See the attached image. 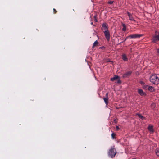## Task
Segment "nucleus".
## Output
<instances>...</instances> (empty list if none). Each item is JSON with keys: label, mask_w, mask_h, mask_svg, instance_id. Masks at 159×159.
Here are the masks:
<instances>
[{"label": "nucleus", "mask_w": 159, "mask_h": 159, "mask_svg": "<svg viewBox=\"0 0 159 159\" xmlns=\"http://www.w3.org/2000/svg\"><path fill=\"white\" fill-rule=\"evenodd\" d=\"M143 35L141 34H131L129 36H128L126 37V38H139L140 37L142 36Z\"/></svg>", "instance_id": "20e7f679"}, {"label": "nucleus", "mask_w": 159, "mask_h": 159, "mask_svg": "<svg viewBox=\"0 0 159 159\" xmlns=\"http://www.w3.org/2000/svg\"><path fill=\"white\" fill-rule=\"evenodd\" d=\"M95 20V22H97V19H95V20Z\"/></svg>", "instance_id": "c85d7f7f"}, {"label": "nucleus", "mask_w": 159, "mask_h": 159, "mask_svg": "<svg viewBox=\"0 0 159 159\" xmlns=\"http://www.w3.org/2000/svg\"><path fill=\"white\" fill-rule=\"evenodd\" d=\"M138 92L139 94L141 96H143L145 94V93L141 89H139L138 90Z\"/></svg>", "instance_id": "9b49d317"}, {"label": "nucleus", "mask_w": 159, "mask_h": 159, "mask_svg": "<svg viewBox=\"0 0 159 159\" xmlns=\"http://www.w3.org/2000/svg\"><path fill=\"white\" fill-rule=\"evenodd\" d=\"M122 30L123 31H125L126 30V27H123Z\"/></svg>", "instance_id": "5701e85b"}, {"label": "nucleus", "mask_w": 159, "mask_h": 159, "mask_svg": "<svg viewBox=\"0 0 159 159\" xmlns=\"http://www.w3.org/2000/svg\"><path fill=\"white\" fill-rule=\"evenodd\" d=\"M122 26H123V27H126V26L125 24H122Z\"/></svg>", "instance_id": "bb28decb"}, {"label": "nucleus", "mask_w": 159, "mask_h": 159, "mask_svg": "<svg viewBox=\"0 0 159 159\" xmlns=\"http://www.w3.org/2000/svg\"><path fill=\"white\" fill-rule=\"evenodd\" d=\"M117 83L118 84H120L121 83V81L120 80V77H119V78L117 79Z\"/></svg>", "instance_id": "6ab92c4d"}, {"label": "nucleus", "mask_w": 159, "mask_h": 159, "mask_svg": "<svg viewBox=\"0 0 159 159\" xmlns=\"http://www.w3.org/2000/svg\"><path fill=\"white\" fill-rule=\"evenodd\" d=\"M137 115L138 116V117L142 119V120H143L145 119V117H144L142 116L141 114H137Z\"/></svg>", "instance_id": "dca6fc26"}, {"label": "nucleus", "mask_w": 159, "mask_h": 159, "mask_svg": "<svg viewBox=\"0 0 159 159\" xmlns=\"http://www.w3.org/2000/svg\"><path fill=\"white\" fill-rule=\"evenodd\" d=\"M98 43L97 41L96 40V41H95L93 44V45L92 46V48H94L95 47L97 46V45H98Z\"/></svg>", "instance_id": "2eb2a0df"}, {"label": "nucleus", "mask_w": 159, "mask_h": 159, "mask_svg": "<svg viewBox=\"0 0 159 159\" xmlns=\"http://www.w3.org/2000/svg\"><path fill=\"white\" fill-rule=\"evenodd\" d=\"M148 86H148V85L145 84L142 86L143 88L144 89H148Z\"/></svg>", "instance_id": "f3484780"}, {"label": "nucleus", "mask_w": 159, "mask_h": 159, "mask_svg": "<svg viewBox=\"0 0 159 159\" xmlns=\"http://www.w3.org/2000/svg\"><path fill=\"white\" fill-rule=\"evenodd\" d=\"M102 30L104 32V31H108L107 25L106 23H104L102 25Z\"/></svg>", "instance_id": "0eeeda50"}, {"label": "nucleus", "mask_w": 159, "mask_h": 159, "mask_svg": "<svg viewBox=\"0 0 159 159\" xmlns=\"http://www.w3.org/2000/svg\"><path fill=\"white\" fill-rule=\"evenodd\" d=\"M150 81L155 84H159V79L156 74L152 75L150 77Z\"/></svg>", "instance_id": "f257e3e1"}, {"label": "nucleus", "mask_w": 159, "mask_h": 159, "mask_svg": "<svg viewBox=\"0 0 159 159\" xmlns=\"http://www.w3.org/2000/svg\"><path fill=\"white\" fill-rule=\"evenodd\" d=\"M114 122H115V123H116V120H114Z\"/></svg>", "instance_id": "c756f323"}, {"label": "nucleus", "mask_w": 159, "mask_h": 159, "mask_svg": "<svg viewBox=\"0 0 159 159\" xmlns=\"http://www.w3.org/2000/svg\"><path fill=\"white\" fill-rule=\"evenodd\" d=\"M53 11H54L55 12L54 13H56L57 11H56V10L55 9H54V8L53 9Z\"/></svg>", "instance_id": "a878e982"}, {"label": "nucleus", "mask_w": 159, "mask_h": 159, "mask_svg": "<svg viewBox=\"0 0 159 159\" xmlns=\"http://www.w3.org/2000/svg\"><path fill=\"white\" fill-rule=\"evenodd\" d=\"M155 103H153L151 105V107H152V108H153L155 107Z\"/></svg>", "instance_id": "4be33fe9"}, {"label": "nucleus", "mask_w": 159, "mask_h": 159, "mask_svg": "<svg viewBox=\"0 0 159 159\" xmlns=\"http://www.w3.org/2000/svg\"><path fill=\"white\" fill-rule=\"evenodd\" d=\"M155 152L157 156H159V149H156Z\"/></svg>", "instance_id": "a211bd4d"}, {"label": "nucleus", "mask_w": 159, "mask_h": 159, "mask_svg": "<svg viewBox=\"0 0 159 159\" xmlns=\"http://www.w3.org/2000/svg\"><path fill=\"white\" fill-rule=\"evenodd\" d=\"M109 60H108V61H107V62H109Z\"/></svg>", "instance_id": "2f4dec72"}, {"label": "nucleus", "mask_w": 159, "mask_h": 159, "mask_svg": "<svg viewBox=\"0 0 159 159\" xmlns=\"http://www.w3.org/2000/svg\"><path fill=\"white\" fill-rule=\"evenodd\" d=\"M91 24H93V23H91Z\"/></svg>", "instance_id": "473e14b6"}, {"label": "nucleus", "mask_w": 159, "mask_h": 159, "mask_svg": "<svg viewBox=\"0 0 159 159\" xmlns=\"http://www.w3.org/2000/svg\"><path fill=\"white\" fill-rule=\"evenodd\" d=\"M122 59L123 61H127L128 60V58H127L126 55L125 54L123 53L122 55Z\"/></svg>", "instance_id": "9d476101"}, {"label": "nucleus", "mask_w": 159, "mask_h": 159, "mask_svg": "<svg viewBox=\"0 0 159 159\" xmlns=\"http://www.w3.org/2000/svg\"><path fill=\"white\" fill-rule=\"evenodd\" d=\"M115 135V134L114 133H112L111 134V136L112 137V138L113 139H114V138Z\"/></svg>", "instance_id": "412c9836"}, {"label": "nucleus", "mask_w": 159, "mask_h": 159, "mask_svg": "<svg viewBox=\"0 0 159 159\" xmlns=\"http://www.w3.org/2000/svg\"><path fill=\"white\" fill-rule=\"evenodd\" d=\"M148 129V130L151 133H153L154 132V130L153 129V126L151 125H149Z\"/></svg>", "instance_id": "ddd939ff"}, {"label": "nucleus", "mask_w": 159, "mask_h": 159, "mask_svg": "<svg viewBox=\"0 0 159 159\" xmlns=\"http://www.w3.org/2000/svg\"><path fill=\"white\" fill-rule=\"evenodd\" d=\"M103 99L106 105H108V93H107L106 94L105 97H103Z\"/></svg>", "instance_id": "423d86ee"}, {"label": "nucleus", "mask_w": 159, "mask_h": 159, "mask_svg": "<svg viewBox=\"0 0 159 159\" xmlns=\"http://www.w3.org/2000/svg\"><path fill=\"white\" fill-rule=\"evenodd\" d=\"M127 38H126V39H125L124 41H125V40H126V39H127Z\"/></svg>", "instance_id": "7c9ffc66"}, {"label": "nucleus", "mask_w": 159, "mask_h": 159, "mask_svg": "<svg viewBox=\"0 0 159 159\" xmlns=\"http://www.w3.org/2000/svg\"><path fill=\"white\" fill-rule=\"evenodd\" d=\"M157 53L159 54V48L157 49Z\"/></svg>", "instance_id": "cd10ccee"}, {"label": "nucleus", "mask_w": 159, "mask_h": 159, "mask_svg": "<svg viewBox=\"0 0 159 159\" xmlns=\"http://www.w3.org/2000/svg\"><path fill=\"white\" fill-rule=\"evenodd\" d=\"M113 3V1H109L108 2V3L110 4H111Z\"/></svg>", "instance_id": "b1692460"}, {"label": "nucleus", "mask_w": 159, "mask_h": 159, "mask_svg": "<svg viewBox=\"0 0 159 159\" xmlns=\"http://www.w3.org/2000/svg\"><path fill=\"white\" fill-rule=\"evenodd\" d=\"M129 20L132 21H135L133 17H132V14L129 12H127Z\"/></svg>", "instance_id": "6e6552de"}, {"label": "nucleus", "mask_w": 159, "mask_h": 159, "mask_svg": "<svg viewBox=\"0 0 159 159\" xmlns=\"http://www.w3.org/2000/svg\"><path fill=\"white\" fill-rule=\"evenodd\" d=\"M139 83L142 86L145 84V83L143 81H140Z\"/></svg>", "instance_id": "aec40b11"}, {"label": "nucleus", "mask_w": 159, "mask_h": 159, "mask_svg": "<svg viewBox=\"0 0 159 159\" xmlns=\"http://www.w3.org/2000/svg\"><path fill=\"white\" fill-rule=\"evenodd\" d=\"M152 42L153 43H156L157 41L159 42V32L156 31L154 35L152 36L151 39Z\"/></svg>", "instance_id": "f03ea898"}, {"label": "nucleus", "mask_w": 159, "mask_h": 159, "mask_svg": "<svg viewBox=\"0 0 159 159\" xmlns=\"http://www.w3.org/2000/svg\"><path fill=\"white\" fill-rule=\"evenodd\" d=\"M148 89L149 91L151 92H153L155 90L154 88L151 86H149Z\"/></svg>", "instance_id": "4468645a"}, {"label": "nucleus", "mask_w": 159, "mask_h": 159, "mask_svg": "<svg viewBox=\"0 0 159 159\" xmlns=\"http://www.w3.org/2000/svg\"><path fill=\"white\" fill-rule=\"evenodd\" d=\"M119 78V76L116 75H114V77L112 78H111L110 79L111 81H113L116 80H117L118 78Z\"/></svg>", "instance_id": "f8f14e48"}, {"label": "nucleus", "mask_w": 159, "mask_h": 159, "mask_svg": "<svg viewBox=\"0 0 159 159\" xmlns=\"http://www.w3.org/2000/svg\"><path fill=\"white\" fill-rule=\"evenodd\" d=\"M105 37L107 41H109L110 38V34L108 31H104Z\"/></svg>", "instance_id": "39448f33"}, {"label": "nucleus", "mask_w": 159, "mask_h": 159, "mask_svg": "<svg viewBox=\"0 0 159 159\" xmlns=\"http://www.w3.org/2000/svg\"><path fill=\"white\" fill-rule=\"evenodd\" d=\"M116 130H118L119 129V128L118 126H116Z\"/></svg>", "instance_id": "393cba45"}, {"label": "nucleus", "mask_w": 159, "mask_h": 159, "mask_svg": "<svg viewBox=\"0 0 159 159\" xmlns=\"http://www.w3.org/2000/svg\"><path fill=\"white\" fill-rule=\"evenodd\" d=\"M116 154V151L114 146L111 147L109 149L108 154L109 156H110L111 158H113L115 157Z\"/></svg>", "instance_id": "7ed1b4c3"}, {"label": "nucleus", "mask_w": 159, "mask_h": 159, "mask_svg": "<svg viewBox=\"0 0 159 159\" xmlns=\"http://www.w3.org/2000/svg\"><path fill=\"white\" fill-rule=\"evenodd\" d=\"M131 71H128L123 75V77L124 78L129 76L131 74Z\"/></svg>", "instance_id": "1a4fd4ad"}]
</instances>
